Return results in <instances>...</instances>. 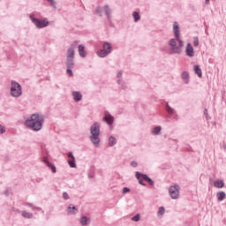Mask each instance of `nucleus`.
<instances>
[{
	"label": "nucleus",
	"mask_w": 226,
	"mask_h": 226,
	"mask_svg": "<svg viewBox=\"0 0 226 226\" xmlns=\"http://www.w3.org/2000/svg\"><path fill=\"white\" fill-rule=\"evenodd\" d=\"M173 34L175 38L170 40V47L171 54H181L183 48L185 47V41L180 38L179 24L174 22L173 24Z\"/></svg>",
	"instance_id": "1"
},
{
	"label": "nucleus",
	"mask_w": 226,
	"mask_h": 226,
	"mask_svg": "<svg viewBox=\"0 0 226 226\" xmlns=\"http://www.w3.org/2000/svg\"><path fill=\"white\" fill-rule=\"evenodd\" d=\"M26 126L31 128L34 132H40L43 124V116L38 114H33L30 119L25 122Z\"/></svg>",
	"instance_id": "2"
},
{
	"label": "nucleus",
	"mask_w": 226,
	"mask_h": 226,
	"mask_svg": "<svg viewBox=\"0 0 226 226\" xmlns=\"http://www.w3.org/2000/svg\"><path fill=\"white\" fill-rule=\"evenodd\" d=\"M90 132V140H92L93 144L97 146V144H100V124H98V123L94 124L91 126Z\"/></svg>",
	"instance_id": "3"
},
{
	"label": "nucleus",
	"mask_w": 226,
	"mask_h": 226,
	"mask_svg": "<svg viewBox=\"0 0 226 226\" xmlns=\"http://www.w3.org/2000/svg\"><path fill=\"white\" fill-rule=\"evenodd\" d=\"M11 94L14 98H19V96H22V87H20V84L17 83L16 81H11Z\"/></svg>",
	"instance_id": "4"
},
{
	"label": "nucleus",
	"mask_w": 226,
	"mask_h": 226,
	"mask_svg": "<svg viewBox=\"0 0 226 226\" xmlns=\"http://www.w3.org/2000/svg\"><path fill=\"white\" fill-rule=\"evenodd\" d=\"M110 52H112V46H110V43L105 42L103 44V49L99 50L97 56H99V57H106Z\"/></svg>",
	"instance_id": "5"
},
{
	"label": "nucleus",
	"mask_w": 226,
	"mask_h": 226,
	"mask_svg": "<svg viewBox=\"0 0 226 226\" xmlns=\"http://www.w3.org/2000/svg\"><path fill=\"white\" fill-rule=\"evenodd\" d=\"M179 185H171L169 189L170 197L173 200L179 199Z\"/></svg>",
	"instance_id": "6"
},
{
	"label": "nucleus",
	"mask_w": 226,
	"mask_h": 226,
	"mask_svg": "<svg viewBox=\"0 0 226 226\" xmlns=\"http://www.w3.org/2000/svg\"><path fill=\"white\" fill-rule=\"evenodd\" d=\"M30 19H31L32 22L34 23L36 27H39L40 29L43 28V27H47V26H49V21H47V19L40 20V19L34 18V16H30Z\"/></svg>",
	"instance_id": "7"
},
{
	"label": "nucleus",
	"mask_w": 226,
	"mask_h": 226,
	"mask_svg": "<svg viewBox=\"0 0 226 226\" xmlns=\"http://www.w3.org/2000/svg\"><path fill=\"white\" fill-rule=\"evenodd\" d=\"M75 47H77V41H74L67 50V61L75 57Z\"/></svg>",
	"instance_id": "8"
},
{
	"label": "nucleus",
	"mask_w": 226,
	"mask_h": 226,
	"mask_svg": "<svg viewBox=\"0 0 226 226\" xmlns=\"http://www.w3.org/2000/svg\"><path fill=\"white\" fill-rule=\"evenodd\" d=\"M136 177L137 179H144V181H147L151 186H154V182L147 177V175L140 174L139 172H136Z\"/></svg>",
	"instance_id": "9"
},
{
	"label": "nucleus",
	"mask_w": 226,
	"mask_h": 226,
	"mask_svg": "<svg viewBox=\"0 0 226 226\" xmlns=\"http://www.w3.org/2000/svg\"><path fill=\"white\" fill-rule=\"evenodd\" d=\"M185 54L188 57H193L195 56V52L193 51V46L191 43H188L185 48Z\"/></svg>",
	"instance_id": "10"
},
{
	"label": "nucleus",
	"mask_w": 226,
	"mask_h": 226,
	"mask_svg": "<svg viewBox=\"0 0 226 226\" xmlns=\"http://www.w3.org/2000/svg\"><path fill=\"white\" fill-rule=\"evenodd\" d=\"M68 158H70L68 160V164L70 165V167H72V169H75V167H77V164L75 163V156H73V154L72 152L68 153Z\"/></svg>",
	"instance_id": "11"
},
{
	"label": "nucleus",
	"mask_w": 226,
	"mask_h": 226,
	"mask_svg": "<svg viewBox=\"0 0 226 226\" xmlns=\"http://www.w3.org/2000/svg\"><path fill=\"white\" fill-rule=\"evenodd\" d=\"M103 119L109 125L114 123V117H112V115H110V113H109L107 111L104 113V118Z\"/></svg>",
	"instance_id": "12"
},
{
	"label": "nucleus",
	"mask_w": 226,
	"mask_h": 226,
	"mask_svg": "<svg viewBox=\"0 0 226 226\" xmlns=\"http://www.w3.org/2000/svg\"><path fill=\"white\" fill-rule=\"evenodd\" d=\"M78 50L80 57H86L87 53H86V47H84V45H79L78 47Z\"/></svg>",
	"instance_id": "13"
},
{
	"label": "nucleus",
	"mask_w": 226,
	"mask_h": 226,
	"mask_svg": "<svg viewBox=\"0 0 226 226\" xmlns=\"http://www.w3.org/2000/svg\"><path fill=\"white\" fill-rule=\"evenodd\" d=\"M72 96L74 102H80V100H82V94L79 92H72Z\"/></svg>",
	"instance_id": "14"
},
{
	"label": "nucleus",
	"mask_w": 226,
	"mask_h": 226,
	"mask_svg": "<svg viewBox=\"0 0 226 226\" xmlns=\"http://www.w3.org/2000/svg\"><path fill=\"white\" fill-rule=\"evenodd\" d=\"M44 163H46V165L51 169L52 172L54 174H56V166H54V164H52V162H49L47 158H44Z\"/></svg>",
	"instance_id": "15"
},
{
	"label": "nucleus",
	"mask_w": 226,
	"mask_h": 226,
	"mask_svg": "<svg viewBox=\"0 0 226 226\" xmlns=\"http://www.w3.org/2000/svg\"><path fill=\"white\" fill-rule=\"evenodd\" d=\"M216 197H217V200H219V202H222V200H223V199H225L226 194L224 192H217Z\"/></svg>",
	"instance_id": "16"
},
{
	"label": "nucleus",
	"mask_w": 226,
	"mask_h": 226,
	"mask_svg": "<svg viewBox=\"0 0 226 226\" xmlns=\"http://www.w3.org/2000/svg\"><path fill=\"white\" fill-rule=\"evenodd\" d=\"M182 79L185 80V84H188V81L190 80V74L187 72H184L182 73Z\"/></svg>",
	"instance_id": "17"
},
{
	"label": "nucleus",
	"mask_w": 226,
	"mask_h": 226,
	"mask_svg": "<svg viewBox=\"0 0 226 226\" xmlns=\"http://www.w3.org/2000/svg\"><path fill=\"white\" fill-rule=\"evenodd\" d=\"M214 186H215V188H223V186H225V184L222 180H217L214 183Z\"/></svg>",
	"instance_id": "18"
},
{
	"label": "nucleus",
	"mask_w": 226,
	"mask_h": 226,
	"mask_svg": "<svg viewBox=\"0 0 226 226\" xmlns=\"http://www.w3.org/2000/svg\"><path fill=\"white\" fill-rule=\"evenodd\" d=\"M21 215L23 216V218H28V219L33 218V214L26 211H22Z\"/></svg>",
	"instance_id": "19"
},
{
	"label": "nucleus",
	"mask_w": 226,
	"mask_h": 226,
	"mask_svg": "<svg viewBox=\"0 0 226 226\" xmlns=\"http://www.w3.org/2000/svg\"><path fill=\"white\" fill-rule=\"evenodd\" d=\"M132 17L134 19V22H139V20H140V15L137 11L132 13Z\"/></svg>",
	"instance_id": "20"
},
{
	"label": "nucleus",
	"mask_w": 226,
	"mask_h": 226,
	"mask_svg": "<svg viewBox=\"0 0 226 226\" xmlns=\"http://www.w3.org/2000/svg\"><path fill=\"white\" fill-rule=\"evenodd\" d=\"M116 143H117V140H116V138H114V137H109V145L110 146V147H112V146H116Z\"/></svg>",
	"instance_id": "21"
},
{
	"label": "nucleus",
	"mask_w": 226,
	"mask_h": 226,
	"mask_svg": "<svg viewBox=\"0 0 226 226\" xmlns=\"http://www.w3.org/2000/svg\"><path fill=\"white\" fill-rule=\"evenodd\" d=\"M160 132H162V126H157L152 131V133L153 135H158Z\"/></svg>",
	"instance_id": "22"
},
{
	"label": "nucleus",
	"mask_w": 226,
	"mask_h": 226,
	"mask_svg": "<svg viewBox=\"0 0 226 226\" xmlns=\"http://www.w3.org/2000/svg\"><path fill=\"white\" fill-rule=\"evenodd\" d=\"M74 211H77V208L73 205H69L67 213H75Z\"/></svg>",
	"instance_id": "23"
},
{
	"label": "nucleus",
	"mask_w": 226,
	"mask_h": 226,
	"mask_svg": "<svg viewBox=\"0 0 226 226\" xmlns=\"http://www.w3.org/2000/svg\"><path fill=\"white\" fill-rule=\"evenodd\" d=\"M164 214H165V207H159V210L157 212L158 216H163Z\"/></svg>",
	"instance_id": "24"
},
{
	"label": "nucleus",
	"mask_w": 226,
	"mask_h": 226,
	"mask_svg": "<svg viewBox=\"0 0 226 226\" xmlns=\"http://www.w3.org/2000/svg\"><path fill=\"white\" fill-rule=\"evenodd\" d=\"M108 19H110V9H109V6H104L103 8Z\"/></svg>",
	"instance_id": "25"
},
{
	"label": "nucleus",
	"mask_w": 226,
	"mask_h": 226,
	"mask_svg": "<svg viewBox=\"0 0 226 226\" xmlns=\"http://www.w3.org/2000/svg\"><path fill=\"white\" fill-rule=\"evenodd\" d=\"M166 110L169 114H174V109L169 104L166 105Z\"/></svg>",
	"instance_id": "26"
},
{
	"label": "nucleus",
	"mask_w": 226,
	"mask_h": 226,
	"mask_svg": "<svg viewBox=\"0 0 226 226\" xmlns=\"http://www.w3.org/2000/svg\"><path fill=\"white\" fill-rule=\"evenodd\" d=\"M81 225H87V217L84 216L80 220Z\"/></svg>",
	"instance_id": "27"
},
{
	"label": "nucleus",
	"mask_w": 226,
	"mask_h": 226,
	"mask_svg": "<svg viewBox=\"0 0 226 226\" xmlns=\"http://www.w3.org/2000/svg\"><path fill=\"white\" fill-rule=\"evenodd\" d=\"M67 68H73V59L67 60Z\"/></svg>",
	"instance_id": "28"
},
{
	"label": "nucleus",
	"mask_w": 226,
	"mask_h": 226,
	"mask_svg": "<svg viewBox=\"0 0 226 226\" xmlns=\"http://www.w3.org/2000/svg\"><path fill=\"white\" fill-rule=\"evenodd\" d=\"M132 222H139L140 220V215H136L132 218Z\"/></svg>",
	"instance_id": "29"
},
{
	"label": "nucleus",
	"mask_w": 226,
	"mask_h": 226,
	"mask_svg": "<svg viewBox=\"0 0 226 226\" xmlns=\"http://www.w3.org/2000/svg\"><path fill=\"white\" fill-rule=\"evenodd\" d=\"M67 73L70 75V77H73V72L72 71V68L67 69Z\"/></svg>",
	"instance_id": "30"
},
{
	"label": "nucleus",
	"mask_w": 226,
	"mask_h": 226,
	"mask_svg": "<svg viewBox=\"0 0 226 226\" xmlns=\"http://www.w3.org/2000/svg\"><path fill=\"white\" fill-rule=\"evenodd\" d=\"M193 70L196 75H199V65H194Z\"/></svg>",
	"instance_id": "31"
},
{
	"label": "nucleus",
	"mask_w": 226,
	"mask_h": 226,
	"mask_svg": "<svg viewBox=\"0 0 226 226\" xmlns=\"http://www.w3.org/2000/svg\"><path fill=\"white\" fill-rule=\"evenodd\" d=\"M4 132H6V130L4 129V127L3 125L0 124V132L4 133Z\"/></svg>",
	"instance_id": "32"
},
{
	"label": "nucleus",
	"mask_w": 226,
	"mask_h": 226,
	"mask_svg": "<svg viewBox=\"0 0 226 226\" xmlns=\"http://www.w3.org/2000/svg\"><path fill=\"white\" fill-rule=\"evenodd\" d=\"M63 198H64L65 200H68V199H69L68 193L64 192V193H63Z\"/></svg>",
	"instance_id": "33"
},
{
	"label": "nucleus",
	"mask_w": 226,
	"mask_h": 226,
	"mask_svg": "<svg viewBox=\"0 0 226 226\" xmlns=\"http://www.w3.org/2000/svg\"><path fill=\"white\" fill-rule=\"evenodd\" d=\"M128 192H130V189H128V187H124L123 189V193H128Z\"/></svg>",
	"instance_id": "34"
},
{
	"label": "nucleus",
	"mask_w": 226,
	"mask_h": 226,
	"mask_svg": "<svg viewBox=\"0 0 226 226\" xmlns=\"http://www.w3.org/2000/svg\"><path fill=\"white\" fill-rule=\"evenodd\" d=\"M49 3L51 4V6H56V2H54V0H48Z\"/></svg>",
	"instance_id": "35"
},
{
	"label": "nucleus",
	"mask_w": 226,
	"mask_h": 226,
	"mask_svg": "<svg viewBox=\"0 0 226 226\" xmlns=\"http://www.w3.org/2000/svg\"><path fill=\"white\" fill-rule=\"evenodd\" d=\"M139 185H142V186H146V184H144V182L142 181V178L139 179Z\"/></svg>",
	"instance_id": "36"
},
{
	"label": "nucleus",
	"mask_w": 226,
	"mask_h": 226,
	"mask_svg": "<svg viewBox=\"0 0 226 226\" xmlns=\"http://www.w3.org/2000/svg\"><path fill=\"white\" fill-rule=\"evenodd\" d=\"M96 13H102V8L98 7V8L96 9Z\"/></svg>",
	"instance_id": "37"
},
{
	"label": "nucleus",
	"mask_w": 226,
	"mask_h": 226,
	"mask_svg": "<svg viewBox=\"0 0 226 226\" xmlns=\"http://www.w3.org/2000/svg\"><path fill=\"white\" fill-rule=\"evenodd\" d=\"M131 165H132V167H137V162H132V163H131Z\"/></svg>",
	"instance_id": "38"
},
{
	"label": "nucleus",
	"mask_w": 226,
	"mask_h": 226,
	"mask_svg": "<svg viewBox=\"0 0 226 226\" xmlns=\"http://www.w3.org/2000/svg\"><path fill=\"white\" fill-rule=\"evenodd\" d=\"M204 114H205V116H207V109H205V110H204Z\"/></svg>",
	"instance_id": "39"
},
{
	"label": "nucleus",
	"mask_w": 226,
	"mask_h": 226,
	"mask_svg": "<svg viewBox=\"0 0 226 226\" xmlns=\"http://www.w3.org/2000/svg\"><path fill=\"white\" fill-rule=\"evenodd\" d=\"M122 75L121 72H118L117 77L120 78Z\"/></svg>",
	"instance_id": "40"
},
{
	"label": "nucleus",
	"mask_w": 226,
	"mask_h": 226,
	"mask_svg": "<svg viewBox=\"0 0 226 226\" xmlns=\"http://www.w3.org/2000/svg\"><path fill=\"white\" fill-rule=\"evenodd\" d=\"M206 4H209V0H205Z\"/></svg>",
	"instance_id": "41"
},
{
	"label": "nucleus",
	"mask_w": 226,
	"mask_h": 226,
	"mask_svg": "<svg viewBox=\"0 0 226 226\" xmlns=\"http://www.w3.org/2000/svg\"><path fill=\"white\" fill-rule=\"evenodd\" d=\"M201 76H202V72H200V70L199 77H201Z\"/></svg>",
	"instance_id": "42"
}]
</instances>
